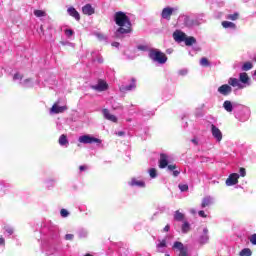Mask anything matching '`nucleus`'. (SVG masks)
<instances>
[{
    "mask_svg": "<svg viewBox=\"0 0 256 256\" xmlns=\"http://www.w3.org/2000/svg\"><path fill=\"white\" fill-rule=\"evenodd\" d=\"M114 21L116 25H118V29L116 30V37L119 35H126L127 33H131L133 31L131 20L128 18L125 12L119 11L114 14Z\"/></svg>",
    "mask_w": 256,
    "mask_h": 256,
    "instance_id": "obj_1",
    "label": "nucleus"
},
{
    "mask_svg": "<svg viewBox=\"0 0 256 256\" xmlns=\"http://www.w3.org/2000/svg\"><path fill=\"white\" fill-rule=\"evenodd\" d=\"M149 58L155 63H159L160 65L167 63V55L157 49L149 50Z\"/></svg>",
    "mask_w": 256,
    "mask_h": 256,
    "instance_id": "obj_2",
    "label": "nucleus"
},
{
    "mask_svg": "<svg viewBox=\"0 0 256 256\" xmlns=\"http://www.w3.org/2000/svg\"><path fill=\"white\" fill-rule=\"evenodd\" d=\"M78 141L84 145H93V143H98V145H101L102 143L101 139L95 138L91 135H82L79 137Z\"/></svg>",
    "mask_w": 256,
    "mask_h": 256,
    "instance_id": "obj_3",
    "label": "nucleus"
},
{
    "mask_svg": "<svg viewBox=\"0 0 256 256\" xmlns=\"http://www.w3.org/2000/svg\"><path fill=\"white\" fill-rule=\"evenodd\" d=\"M173 249L178 252L179 256H189V253H187V247H185L181 242H174Z\"/></svg>",
    "mask_w": 256,
    "mask_h": 256,
    "instance_id": "obj_4",
    "label": "nucleus"
},
{
    "mask_svg": "<svg viewBox=\"0 0 256 256\" xmlns=\"http://www.w3.org/2000/svg\"><path fill=\"white\" fill-rule=\"evenodd\" d=\"M67 111V106H59V102H55L50 109V113L59 115V113H65Z\"/></svg>",
    "mask_w": 256,
    "mask_h": 256,
    "instance_id": "obj_5",
    "label": "nucleus"
},
{
    "mask_svg": "<svg viewBox=\"0 0 256 256\" xmlns=\"http://www.w3.org/2000/svg\"><path fill=\"white\" fill-rule=\"evenodd\" d=\"M239 183V174L232 173L229 175V177L226 179V185L228 187H232V185H237Z\"/></svg>",
    "mask_w": 256,
    "mask_h": 256,
    "instance_id": "obj_6",
    "label": "nucleus"
},
{
    "mask_svg": "<svg viewBox=\"0 0 256 256\" xmlns=\"http://www.w3.org/2000/svg\"><path fill=\"white\" fill-rule=\"evenodd\" d=\"M198 241L200 245L209 243V229L203 228L202 234L199 236Z\"/></svg>",
    "mask_w": 256,
    "mask_h": 256,
    "instance_id": "obj_7",
    "label": "nucleus"
},
{
    "mask_svg": "<svg viewBox=\"0 0 256 256\" xmlns=\"http://www.w3.org/2000/svg\"><path fill=\"white\" fill-rule=\"evenodd\" d=\"M187 37V34H185L184 32H182L181 30H176L173 33V39L174 41H176L177 43H183V41L185 42V39Z\"/></svg>",
    "mask_w": 256,
    "mask_h": 256,
    "instance_id": "obj_8",
    "label": "nucleus"
},
{
    "mask_svg": "<svg viewBox=\"0 0 256 256\" xmlns=\"http://www.w3.org/2000/svg\"><path fill=\"white\" fill-rule=\"evenodd\" d=\"M232 92L233 88H231V86H229L228 84H223L218 88V93H220V95H224V97H227V95H231Z\"/></svg>",
    "mask_w": 256,
    "mask_h": 256,
    "instance_id": "obj_9",
    "label": "nucleus"
},
{
    "mask_svg": "<svg viewBox=\"0 0 256 256\" xmlns=\"http://www.w3.org/2000/svg\"><path fill=\"white\" fill-rule=\"evenodd\" d=\"M173 11H175V8L172 7H166L162 10L161 17L162 19H166L167 21H171V15H173Z\"/></svg>",
    "mask_w": 256,
    "mask_h": 256,
    "instance_id": "obj_10",
    "label": "nucleus"
},
{
    "mask_svg": "<svg viewBox=\"0 0 256 256\" xmlns=\"http://www.w3.org/2000/svg\"><path fill=\"white\" fill-rule=\"evenodd\" d=\"M109 88V85L107 84V82L103 81V80H99L98 84L92 86V89H94V91H107V89Z\"/></svg>",
    "mask_w": 256,
    "mask_h": 256,
    "instance_id": "obj_11",
    "label": "nucleus"
},
{
    "mask_svg": "<svg viewBox=\"0 0 256 256\" xmlns=\"http://www.w3.org/2000/svg\"><path fill=\"white\" fill-rule=\"evenodd\" d=\"M211 131H212L213 137L217 141H221L223 139V133H221V130H219V128H217V126H215V124L211 125Z\"/></svg>",
    "mask_w": 256,
    "mask_h": 256,
    "instance_id": "obj_12",
    "label": "nucleus"
},
{
    "mask_svg": "<svg viewBox=\"0 0 256 256\" xmlns=\"http://www.w3.org/2000/svg\"><path fill=\"white\" fill-rule=\"evenodd\" d=\"M169 165V156L167 154H160V159H159V168L160 169H165V167H168Z\"/></svg>",
    "mask_w": 256,
    "mask_h": 256,
    "instance_id": "obj_13",
    "label": "nucleus"
},
{
    "mask_svg": "<svg viewBox=\"0 0 256 256\" xmlns=\"http://www.w3.org/2000/svg\"><path fill=\"white\" fill-rule=\"evenodd\" d=\"M137 88V80L135 78L131 79V84L127 85V86H122L120 88V91H123L124 93L127 91H133V89Z\"/></svg>",
    "mask_w": 256,
    "mask_h": 256,
    "instance_id": "obj_14",
    "label": "nucleus"
},
{
    "mask_svg": "<svg viewBox=\"0 0 256 256\" xmlns=\"http://www.w3.org/2000/svg\"><path fill=\"white\" fill-rule=\"evenodd\" d=\"M103 116L104 118L107 119V121H112V123H117V118L115 115L111 114V112H109V109L104 108L102 110Z\"/></svg>",
    "mask_w": 256,
    "mask_h": 256,
    "instance_id": "obj_15",
    "label": "nucleus"
},
{
    "mask_svg": "<svg viewBox=\"0 0 256 256\" xmlns=\"http://www.w3.org/2000/svg\"><path fill=\"white\" fill-rule=\"evenodd\" d=\"M129 185L131 187H145V181L143 180H137V178H132L129 182Z\"/></svg>",
    "mask_w": 256,
    "mask_h": 256,
    "instance_id": "obj_16",
    "label": "nucleus"
},
{
    "mask_svg": "<svg viewBox=\"0 0 256 256\" xmlns=\"http://www.w3.org/2000/svg\"><path fill=\"white\" fill-rule=\"evenodd\" d=\"M82 13L84 15H93L95 13V9L93 8V6H91V4H86L82 8Z\"/></svg>",
    "mask_w": 256,
    "mask_h": 256,
    "instance_id": "obj_17",
    "label": "nucleus"
},
{
    "mask_svg": "<svg viewBox=\"0 0 256 256\" xmlns=\"http://www.w3.org/2000/svg\"><path fill=\"white\" fill-rule=\"evenodd\" d=\"M67 12L69 13V15H70L71 17H73L74 19H76V21H80V20H81V16L79 15V12H77L74 7L68 8Z\"/></svg>",
    "mask_w": 256,
    "mask_h": 256,
    "instance_id": "obj_18",
    "label": "nucleus"
},
{
    "mask_svg": "<svg viewBox=\"0 0 256 256\" xmlns=\"http://www.w3.org/2000/svg\"><path fill=\"white\" fill-rule=\"evenodd\" d=\"M228 85L231 87H238V89H243V85H241L237 78H229Z\"/></svg>",
    "mask_w": 256,
    "mask_h": 256,
    "instance_id": "obj_19",
    "label": "nucleus"
},
{
    "mask_svg": "<svg viewBox=\"0 0 256 256\" xmlns=\"http://www.w3.org/2000/svg\"><path fill=\"white\" fill-rule=\"evenodd\" d=\"M213 204V199L211 196H206L202 199L201 207L202 209H205V207H210V205Z\"/></svg>",
    "mask_w": 256,
    "mask_h": 256,
    "instance_id": "obj_20",
    "label": "nucleus"
},
{
    "mask_svg": "<svg viewBox=\"0 0 256 256\" xmlns=\"http://www.w3.org/2000/svg\"><path fill=\"white\" fill-rule=\"evenodd\" d=\"M184 43L187 47H191V45H195V43H197V39H195V37L190 36L185 38Z\"/></svg>",
    "mask_w": 256,
    "mask_h": 256,
    "instance_id": "obj_21",
    "label": "nucleus"
},
{
    "mask_svg": "<svg viewBox=\"0 0 256 256\" xmlns=\"http://www.w3.org/2000/svg\"><path fill=\"white\" fill-rule=\"evenodd\" d=\"M239 81L241 83H244V85H247V83H249V75L247 74V72L240 73Z\"/></svg>",
    "mask_w": 256,
    "mask_h": 256,
    "instance_id": "obj_22",
    "label": "nucleus"
},
{
    "mask_svg": "<svg viewBox=\"0 0 256 256\" xmlns=\"http://www.w3.org/2000/svg\"><path fill=\"white\" fill-rule=\"evenodd\" d=\"M58 143L59 145H61L62 147L65 145H69V140L67 139V135L62 134L59 139H58Z\"/></svg>",
    "mask_w": 256,
    "mask_h": 256,
    "instance_id": "obj_23",
    "label": "nucleus"
},
{
    "mask_svg": "<svg viewBox=\"0 0 256 256\" xmlns=\"http://www.w3.org/2000/svg\"><path fill=\"white\" fill-rule=\"evenodd\" d=\"M223 107L225 111H227L228 113L233 112V104L231 103V101L229 100L224 101Z\"/></svg>",
    "mask_w": 256,
    "mask_h": 256,
    "instance_id": "obj_24",
    "label": "nucleus"
},
{
    "mask_svg": "<svg viewBox=\"0 0 256 256\" xmlns=\"http://www.w3.org/2000/svg\"><path fill=\"white\" fill-rule=\"evenodd\" d=\"M222 27H224V29H236L237 25H235V23H233V22L223 21Z\"/></svg>",
    "mask_w": 256,
    "mask_h": 256,
    "instance_id": "obj_25",
    "label": "nucleus"
},
{
    "mask_svg": "<svg viewBox=\"0 0 256 256\" xmlns=\"http://www.w3.org/2000/svg\"><path fill=\"white\" fill-rule=\"evenodd\" d=\"M175 221H183L185 219V214L181 213L179 210H177L174 214Z\"/></svg>",
    "mask_w": 256,
    "mask_h": 256,
    "instance_id": "obj_26",
    "label": "nucleus"
},
{
    "mask_svg": "<svg viewBox=\"0 0 256 256\" xmlns=\"http://www.w3.org/2000/svg\"><path fill=\"white\" fill-rule=\"evenodd\" d=\"M240 256H252L253 251H251L249 248H244L239 253Z\"/></svg>",
    "mask_w": 256,
    "mask_h": 256,
    "instance_id": "obj_27",
    "label": "nucleus"
},
{
    "mask_svg": "<svg viewBox=\"0 0 256 256\" xmlns=\"http://www.w3.org/2000/svg\"><path fill=\"white\" fill-rule=\"evenodd\" d=\"M251 69H253V63L251 62H245L242 65V71H251Z\"/></svg>",
    "mask_w": 256,
    "mask_h": 256,
    "instance_id": "obj_28",
    "label": "nucleus"
},
{
    "mask_svg": "<svg viewBox=\"0 0 256 256\" xmlns=\"http://www.w3.org/2000/svg\"><path fill=\"white\" fill-rule=\"evenodd\" d=\"M189 231H191V226L189 222L185 221L182 225V233H189Z\"/></svg>",
    "mask_w": 256,
    "mask_h": 256,
    "instance_id": "obj_29",
    "label": "nucleus"
},
{
    "mask_svg": "<svg viewBox=\"0 0 256 256\" xmlns=\"http://www.w3.org/2000/svg\"><path fill=\"white\" fill-rule=\"evenodd\" d=\"M35 17H47V12L44 10H34Z\"/></svg>",
    "mask_w": 256,
    "mask_h": 256,
    "instance_id": "obj_30",
    "label": "nucleus"
},
{
    "mask_svg": "<svg viewBox=\"0 0 256 256\" xmlns=\"http://www.w3.org/2000/svg\"><path fill=\"white\" fill-rule=\"evenodd\" d=\"M226 19H229L230 21H237V19H239V13L236 12L234 14H228Z\"/></svg>",
    "mask_w": 256,
    "mask_h": 256,
    "instance_id": "obj_31",
    "label": "nucleus"
},
{
    "mask_svg": "<svg viewBox=\"0 0 256 256\" xmlns=\"http://www.w3.org/2000/svg\"><path fill=\"white\" fill-rule=\"evenodd\" d=\"M200 65L202 67H209L211 63L209 62V59H207L206 57H203L200 59Z\"/></svg>",
    "mask_w": 256,
    "mask_h": 256,
    "instance_id": "obj_32",
    "label": "nucleus"
},
{
    "mask_svg": "<svg viewBox=\"0 0 256 256\" xmlns=\"http://www.w3.org/2000/svg\"><path fill=\"white\" fill-rule=\"evenodd\" d=\"M149 175L152 179H155V177H157V169H155V168L150 169Z\"/></svg>",
    "mask_w": 256,
    "mask_h": 256,
    "instance_id": "obj_33",
    "label": "nucleus"
},
{
    "mask_svg": "<svg viewBox=\"0 0 256 256\" xmlns=\"http://www.w3.org/2000/svg\"><path fill=\"white\" fill-rule=\"evenodd\" d=\"M137 49L139 51H149V46H147V45H138Z\"/></svg>",
    "mask_w": 256,
    "mask_h": 256,
    "instance_id": "obj_34",
    "label": "nucleus"
},
{
    "mask_svg": "<svg viewBox=\"0 0 256 256\" xmlns=\"http://www.w3.org/2000/svg\"><path fill=\"white\" fill-rule=\"evenodd\" d=\"M178 187L180 191H189V185L187 184H180Z\"/></svg>",
    "mask_w": 256,
    "mask_h": 256,
    "instance_id": "obj_35",
    "label": "nucleus"
},
{
    "mask_svg": "<svg viewBox=\"0 0 256 256\" xmlns=\"http://www.w3.org/2000/svg\"><path fill=\"white\" fill-rule=\"evenodd\" d=\"M60 214L61 217H69V211H67V209H61Z\"/></svg>",
    "mask_w": 256,
    "mask_h": 256,
    "instance_id": "obj_36",
    "label": "nucleus"
},
{
    "mask_svg": "<svg viewBox=\"0 0 256 256\" xmlns=\"http://www.w3.org/2000/svg\"><path fill=\"white\" fill-rule=\"evenodd\" d=\"M249 241L252 245H256V234H252L250 237H249Z\"/></svg>",
    "mask_w": 256,
    "mask_h": 256,
    "instance_id": "obj_37",
    "label": "nucleus"
},
{
    "mask_svg": "<svg viewBox=\"0 0 256 256\" xmlns=\"http://www.w3.org/2000/svg\"><path fill=\"white\" fill-rule=\"evenodd\" d=\"M21 80V79H23V75H21V74H19V73H16V74H14V76H13V80L14 81H17V80Z\"/></svg>",
    "mask_w": 256,
    "mask_h": 256,
    "instance_id": "obj_38",
    "label": "nucleus"
},
{
    "mask_svg": "<svg viewBox=\"0 0 256 256\" xmlns=\"http://www.w3.org/2000/svg\"><path fill=\"white\" fill-rule=\"evenodd\" d=\"M158 248H163V247H167V241L166 240H162L158 245Z\"/></svg>",
    "mask_w": 256,
    "mask_h": 256,
    "instance_id": "obj_39",
    "label": "nucleus"
},
{
    "mask_svg": "<svg viewBox=\"0 0 256 256\" xmlns=\"http://www.w3.org/2000/svg\"><path fill=\"white\" fill-rule=\"evenodd\" d=\"M74 237H75V236H74L73 234H66V235H65L66 241H73Z\"/></svg>",
    "mask_w": 256,
    "mask_h": 256,
    "instance_id": "obj_40",
    "label": "nucleus"
},
{
    "mask_svg": "<svg viewBox=\"0 0 256 256\" xmlns=\"http://www.w3.org/2000/svg\"><path fill=\"white\" fill-rule=\"evenodd\" d=\"M166 167L168 168V171H174L175 169H177V165H175V164H170Z\"/></svg>",
    "mask_w": 256,
    "mask_h": 256,
    "instance_id": "obj_41",
    "label": "nucleus"
},
{
    "mask_svg": "<svg viewBox=\"0 0 256 256\" xmlns=\"http://www.w3.org/2000/svg\"><path fill=\"white\" fill-rule=\"evenodd\" d=\"M239 173L241 177H245V175H247V171L245 170V168H240Z\"/></svg>",
    "mask_w": 256,
    "mask_h": 256,
    "instance_id": "obj_42",
    "label": "nucleus"
},
{
    "mask_svg": "<svg viewBox=\"0 0 256 256\" xmlns=\"http://www.w3.org/2000/svg\"><path fill=\"white\" fill-rule=\"evenodd\" d=\"M65 33H66V35L68 36V37H72V35H73V30H71V29H66L65 30Z\"/></svg>",
    "mask_w": 256,
    "mask_h": 256,
    "instance_id": "obj_43",
    "label": "nucleus"
},
{
    "mask_svg": "<svg viewBox=\"0 0 256 256\" xmlns=\"http://www.w3.org/2000/svg\"><path fill=\"white\" fill-rule=\"evenodd\" d=\"M173 171V177H179L181 170H172Z\"/></svg>",
    "mask_w": 256,
    "mask_h": 256,
    "instance_id": "obj_44",
    "label": "nucleus"
},
{
    "mask_svg": "<svg viewBox=\"0 0 256 256\" xmlns=\"http://www.w3.org/2000/svg\"><path fill=\"white\" fill-rule=\"evenodd\" d=\"M198 215H199L200 217H203L204 219L207 217V214H205V211H203V210H200V211L198 212Z\"/></svg>",
    "mask_w": 256,
    "mask_h": 256,
    "instance_id": "obj_45",
    "label": "nucleus"
},
{
    "mask_svg": "<svg viewBox=\"0 0 256 256\" xmlns=\"http://www.w3.org/2000/svg\"><path fill=\"white\" fill-rule=\"evenodd\" d=\"M116 135H117L118 137H124L125 131H119V132L116 133Z\"/></svg>",
    "mask_w": 256,
    "mask_h": 256,
    "instance_id": "obj_46",
    "label": "nucleus"
},
{
    "mask_svg": "<svg viewBox=\"0 0 256 256\" xmlns=\"http://www.w3.org/2000/svg\"><path fill=\"white\" fill-rule=\"evenodd\" d=\"M171 229V226L169 224H167L165 227H164V231L165 233H169V230Z\"/></svg>",
    "mask_w": 256,
    "mask_h": 256,
    "instance_id": "obj_47",
    "label": "nucleus"
},
{
    "mask_svg": "<svg viewBox=\"0 0 256 256\" xmlns=\"http://www.w3.org/2000/svg\"><path fill=\"white\" fill-rule=\"evenodd\" d=\"M96 37H98V39H105V36L101 33H97Z\"/></svg>",
    "mask_w": 256,
    "mask_h": 256,
    "instance_id": "obj_48",
    "label": "nucleus"
},
{
    "mask_svg": "<svg viewBox=\"0 0 256 256\" xmlns=\"http://www.w3.org/2000/svg\"><path fill=\"white\" fill-rule=\"evenodd\" d=\"M79 169L80 171H87V166L85 165L79 166Z\"/></svg>",
    "mask_w": 256,
    "mask_h": 256,
    "instance_id": "obj_49",
    "label": "nucleus"
},
{
    "mask_svg": "<svg viewBox=\"0 0 256 256\" xmlns=\"http://www.w3.org/2000/svg\"><path fill=\"white\" fill-rule=\"evenodd\" d=\"M0 245H5V238L4 237H0Z\"/></svg>",
    "mask_w": 256,
    "mask_h": 256,
    "instance_id": "obj_50",
    "label": "nucleus"
},
{
    "mask_svg": "<svg viewBox=\"0 0 256 256\" xmlns=\"http://www.w3.org/2000/svg\"><path fill=\"white\" fill-rule=\"evenodd\" d=\"M6 231H7V233H9V235H13V229L8 228V229H6Z\"/></svg>",
    "mask_w": 256,
    "mask_h": 256,
    "instance_id": "obj_51",
    "label": "nucleus"
},
{
    "mask_svg": "<svg viewBox=\"0 0 256 256\" xmlns=\"http://www.w3.org/2000/svg\"><path fill=\"white\" fill-rule=\"evenodd\" d=\"M191 141L192 143H194V145H199V142L197 141V139L193 138Z\"/></svg>",
    "mask_w": 256,
    "mask_h": 256,
    "instance_id": "obj_52",
    "label": "nucleus"
},
{
    "mask_svg": "<svg viewBox=\"0 0 256 256\" xmlns=\"http://www.w3.org/2000/svg\"><path fill=\"white\" fill-rule=\"evenodd\" d=\"M118 46H119V42L112 43V47H118Z\"/></svg>",
    "mask_w": 256,
    "mask_h": 256,
    "instance_id": "obj_53",
    "label": "nucleus"
},
{
    "mask_svg": "<svg viewBox=\"0 0 256 256\" xmlns=\"http://www.w3.org/2000/svg\"><path fill=\"white\" fill-rule=\"evenodd\" d=\"M253 61L256 63V56L253 58Z\"/></svg>",
    "mask_w": 256,
    "mask_h": 256,
    "instance_id": "obj_54",
    "label": "nucleus"
},
{
    "mask_svg": "<svg viewBox=\"0 0 256 256\" xmlns=\"http://www.w3.org/2000/svg\"><path fill=\"white\" fill-rule=\"evenodd\" d=\"M84 256H93V255H91V254H86V255H84Z\"/></svg>",
    "mask_w": 256,
    "mask_h": 256,
    "instance_id": "obj_55",
    "label": "nucleus"
},
{
    "mask_svg": "<svg viewBox=\"0 0 256 256\" xmlns=\"http://www.w3.org/2000/svg\"><path fill=\"white\" fill-rule=\"evenodd\" d=\"M165 256H170L169 254H165Z\"/></svg>",
    "mask_w": 256,
    "mask_h": 256,
    "instance_id": "obj_56",
    "label": "nucleus"
},
{
    "mask_svg": "<svg viewBox=\"0 0 256 256\" xmlns=\"http://www.w3.org/2000/svg\"><path fill=\"white\" fill-rule=\"evenodd\" d=\"M254 75H256V71L254 72Z\"/></svg>",
    "mask_w": 256,
    "mask_h": 256,
    "instance_id": "obj_57",
    "label": "nucleus"
}]
</instances>
